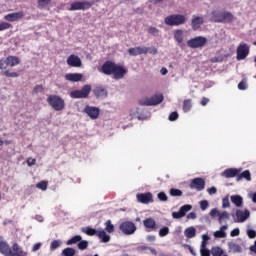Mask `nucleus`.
<instances>
[{"label": "nucleus", "mask_w": 256, "mask_h": 256, "mask_svg": "<svg viewBox=\"0 0 256 256\" xmlns=\"http://www.w3.org/2000/svg\"><path fill=\"white\" fill-rule=\"evenodd\" d=\"M234 17L231 12L221 11V10H213L210 13V21L211 23H231Z\"/></svg>", "instance_id": "nucleus-1"}, {"label": "nucleus", "mask_w": 256, "mask_h": 256, "mask_svg": "<svg viewBox=\"0 0 256 256\" xmlns=\"http://www.w3.org/2000/svg\"><path fill=\"white\" fill-rule=\"evenodd\" d=\"M187 18L182 14H172L164 19L165 25L169 27H179V25H185Z\"/></svg>", "instance_id": "nucleus-2"}, {"label": "nucleus", "mask_w": 256, "mask_h": 256, "mask_svg": "<svg viewBox=\"0 0 256 256\" xmlns=\"http://www.w3.org/2000/svg\"><path fill=\"white\" fill-rule=\"evenodd\" d=\"M47 103L54 111H63L65 109V100L57 95L48 96Z\"/></svg>", "instance_id": "nucleus-3"}, {"label": "nucleus", "mask_w": 256, "mask_h": 256, "mask_svg": "<svg viewBox=\"0 0 256 256\" xmlns=\"http://www.w3.org/2000/svg\"><path fill=\"white\" fill-rule=\"evenodd\" d=\"M163 95L162 94H156L150 98H144L142 100H140V105H143L145 107H153L155 105H159L161 103H163Z\"/></svg>", "instance_id": "nucleus-4"}, {"label": "nucleus", "mask_w": 256, "mask_h": 256, "mask_svg": "<svg viewBox=\"0 0 256 256\" xmlns=\"http://www.w3.org/2000/svg\"><path fill=\"white\" fill-rule=\"evenodd\" d=\"M91 93V85L86 84L82 87L81 90H75L70 93L72 99H87Z\"/></svg>", "instance_id": "nucleus-5"}, {"label": "nucleus", "mask_w": 256, "mask_h": 256, "mask_svg": "<svg viewBox=\"0 0 256 256\" xmlns=\"http://www.w3.org/2000/svg\"><path fill=\"white\" fill-rule=\"evenodd\" d=\"M188 47L190 49H201L207 45V39L203 36H197L187 41Z\"/></svg>", "instance_id": "nucleus-6"}, {"label": "nucleus", "mask_w": 256, "mask_h": 256, "mask_svg": "<svg viewBox=\"0 0 256 256\" xmlns=\"http://www.w3.org/2000/svg\"><path fill=\"white\" fill-rule=\"evenodd\" d=\"M119 229L124 235H133L137 231V226L131 221H125L120 224Z\"/></svg>", "instance_id": "nucleus-7"}, {"label": "nucleus", "mask_w": 256, "mask_h": 256, "mask_svg": "<svg viewBox=\"0 0 256 256\" xmlns=\"http://www.w3.org/2000/svg\"><path fill=\"white\" fill-rule=\"evenodd\" d=\"M236 53V59L238 61H243V59H247V55H249V45H247L245 42H241L237 47Z\"/></svg>", "instance_id": "nucleus-8"}, {"label": "nucleus", "mask_w": 256, "mask_h": 256, "mask_svg": "<svg viewBox=\"0 0 256 256\" xmlns=\"http://www.w3.org/2000/svg\"><path fill=\"white\" fill-rule=\"evenodd\" d=\"M84 113H86V115H88L90 119L95 120L99 119V114L101 113V110L98 107L87 105L84 108Z\"/></svg>", "instance_id": "nucleus-9"}, {"label": "nucleus", "mask_w": 256, "mask_h": 256, "mask_svg": "<svg viewBox=\"0 0 256 256\" xmlns=\"http://www.w3.org/2000/svg\"><path fill=\"white\" fill-rule=\"evenodd\" d=\"M191 209H193L191 204H185L179 209L178 212H173L172 217L173 219H182V217H185V215H187Z\"/></svg>", "instance_id": "nucleus-10"}, {"label": "nucleus", "mask_w": 256, "mask_h": 256, "mask_svg": "<svg viewBox=\"0 0 256 256\" xmlns=\"http://www.w3.org/2000/svg\"><path fill=\"white\" fill-rule=\"evenodd\" d=\"M91 3L84 1V2H73L69 11H85V9H90Z\"/></svg>", "instance_id": "nucleus-11"}, {"label": "nucleus", "mask_w": 256, "mask_h": 256, "mask_svg": "<svg viewBox=\"0 0 256 256\" xmlns=\"http://www.w3.org/2000/svg\"><path fill=\"white\" fill-rule=\"evenodd\" d=\"M149 51L148 47L145 46H138V47H134V48H129L128 49V53L129 55H131L132 57H137V55H147V52Z\"/></svg>", "instance_id": "nucleus-12"}, {"label": "nucleus", "mask_w": 256, "mask_h": 256, "mask_svg": "<svg viewBox=\"0 0 256 256\" xmlns=\"http://www.w3.org/2000/svg\"><path fill=\"white\" fill-rule=\"evenodd\" d=\"M190 189L203 191L205 189V180L203 178H194L190 183Z\"/></svg>", "instance_id": "nucleus-13"}, {"label": "nucleus", "mask_w": 256, "mask_h": 256, "mask_svg": "<svg viewBox=\"0 0 256 256\" xmlns=\"http://www.w3.org/2000/svg\"><path fill=\"white\" fill-rule=\"evenodd\" d=\"M136 197H137V201L139 203H143L144 205L153 203V194H151V192L137 194Z\"/></svg>", "instance_id": "nucleus-14"}, {"label": "nucleus", "mask_w": 256, "mask_h": 256, "mask_svg": "<svg viewBox=\"0 0 256 256\" xmlns=\"http://www.w3.org/2000/svg\"><path fill=\"white\" fill-rule=\"evenodd\" d=\"M116 65L117 64L115 62L106 61L102 65L101 71L104 73V75H113Z\"/></svg>", "instance_id": "nucleus-15"}, {"label": "nucleus", "mask_w": 256, "mask_h": 256, "mask_svg": "<svg viewBox=\"0 0 256 256\" xmlns=\"http://www.w3.org/2000/svg\"><path fill=\"white\" fill-rule=\"evenodd\" d=\"M23 17H25V13H23V11H20L9 13L4 16V19L5 21H10V23H14L15 21H20V19H23Z\"/></svg>", "instance_id": "nucleus-16"}, {"label": "nucleus", "mask_w": 256, "mask_h": 256, "mask_svg": "<svg viewBox=\"0 0 256 256\" xmlns=\"http://www.w3.org/2000/svg\"><path fill=\"white\" fill-rule=\"evenodd\" d=\"M112 75H113L114 79H116V80L123 79V77H125V75H127V69H125L123 66H119L116 64Z\"/></svg>", "instance_id": "nucleus-17"}, {"label": "nucleus", "mask_w": 256, "mask_h": 256, "mask_svg": "<svg viewBox=\"0 0 256 256\" xmlns=\"http://www.w3.org/2000/svg\"><path fill=\"white\" fill-rule=\"evenodd\" d=\"M236 217H237V223H245L249 217H251V212H249L248 209L243 210H237L236 211Z\"/></svg>", "instance_id": "nucleus-18"}, {"label": "nucleus", "mask_w": 256, "mask_h": 256, "mask_svg": "<svg viewBox=\"0 0 256 256\" xmlns=\"http://www.w3.org/2000/svg\"><path fill=\"white\" fill-rule=\"evenodd\" d=\"M205 23V20L201 16H192V21H191V27L193 31H199L201 29V25Z\"/></svg>", "instance_id": "nucleus-19"}, {"label": "nucleus", "mask_w": 256, "mask_h": 256, "mask_svg": "<svg viewBox=\"0 0 256 256\" xmlns=\"http://www.w3.org/2000/svg\"><path fill=\"white\" fill-rule=\"evenodd\" d=\"M239 173H241V169L228 168L221 173V176L226 177V179H231L233 177H238Z\"/></svg>", "instance_id": "nucleus-20"}, {"label": "nucleus", "mask_w": 256, "mask_h": 256, "mask_svg": "<svg viewBox=\"0 0 256 256\" xmlns=\"http://www.w3.org/2000/svg\"><path fill=\"white\" fill-rule=\"evenodd\" d=\"M67 65H69L70 67H81V58H79V56L75 54H72L67 59Z\"/></svg>", "instance_id": "nucleus-21"}, {"label": "nucleus", "mask_w": 256, "mask_h": 256, "mask_svg": "<svg viewBox=\"0 0 256 256\" xmlns=\"http://www.w3.org/2000/svg\"><path fill=\"white\" fill-rule=\"evenodd\" d=\"M28 255L29 253H27V251H24L23 248L19 246V244L17 243L13 244L11 256H28Z\"/></svg>", "instance_id": "nucleus-22"}, {"label": "nucleus", "mask_w": 256, "mask_h": 256, "mask_svg": "<svg viewBox=\"0 0 256 256\" xmlns=\"http://www.w3.org/2000/svg\"><path fill=\"white\" fill-rule=\"evenodd\" d=\"M66 81H70L71 83H79L81 79H83V74L79 73H68L65 75Z\"/></svg>", "instance_id": "nucleus-23"}, {"label": "nucleus", "mask_w": 256, "mask_h": 256, "mask_svg": "<svg viewBox=\"0 0 256 256\" xmlns=\"http://www.w3.org/2000/svg\"><path fill=\"white\" fill-rule=\"evenodd\" d=\"M229 253H243L241 245L231 241L227 243Z\"/></svg>", "instance_id": "nucleus-24"}, {"label": "nucleus", "mask_w": 256, "mask_h": 256, "mask_svg": "<svg viewBox=\"0 0 256 256\" xmlns=\"http://www.w3.org/2000/svg\"><path fill=\"white\" fill-rule=\"evenodd\" d=\"M0 253L4 256H11L12 250L6 242H0Z\"/></svg>", "instance_id": "nucleus-25"}, {"label": "nucleus", "mask_w": 256, "mask_h": 256, "mask_svg": "<svg viewBox=\"0 0 256 256\" xmlns=\"http://www.w3.org/2000/svg\"><path fill=\"white\" fill-rule=\"evenodd\" d=\"M97 236L101 239L102 243H109V241H111V236L103 229L98 230Z\"/></svg>", "instance_id": "nucleus-26"}, {"label": "nucleus", "mask_w": 256, "mask_h": 256, "mask_svg": "<svg viewBox=\"0 0 256 256\" xmlns=\"http://www.w3.org/2000/svg\"><path fill=\"white\" fill-rule=\"evenodd\" d=\"M143 225L146 229H157V222L153 218H146L143 221Z\"/></svg>", "instance_id": "nucleus-27"}, {"label": "nucleus", "mask_w": 256, "mask_h": 256, "mask_svg": "<svg viewBox=\"0 0 256 256\" xmlns=\"http://www.w3.org/2000/svg\"><path fill=\"white\" fill-rule=\"evenodd\" d=\"M184 235H185V237H187V239H193V237H195V235H197V230L195 229V227L190 226L185 229Z\"/></svg>", "instance_id": "nucleus-28"}, {"label": "nucleus", "mask_w": 256, "mask_h": 256, "mask_svg": "<svg viewBox=\"0 0 256 256\" xmlns=\"http://www.w3.org/2000/svg\"><path fill=\"white\" fill-rule=\"evenodd\" d=\"M241 179H246V181H251V172L249 170H245L242 173H239L236 180L241 181Z\"/></svg>", "instance_id": "nucleus-29"}, {"label": "nucleus", "mask_w": 256, "mask_h": 256, "mask_svg": "<svg viewBox=\"0 0 256 256\" xmlns=\"http://www.w3.org/2000/svg\"><path fill=\"white\" fill-rule=\"evenodd\" d=\"M82 233H85L86 235L93 237V235H98L99 230L88 226V227L82 228Z\"/></svg>", "instance_id": "nucleus-30"}, {"label": "nucleus", "mask_w": 256, "mask_h": 256, "mask_svg": "<svg viewBox=\"0 0 256 256\" xmlns=\"http://www.w3.org/2000/svg\"><path fill=\"white\" fill-rule=\"evenodd\" d=\"M230 217L231 215L229 214V212L227 211H223L222 213L220 212V214L218 215L219 225H223V221L229 220Z\"/></svg>", "instance_id": "nucleus-31"}, {"label": "nucleus", "mask_w": 256, "mask_h": 256, "mask_svg": "<svg viewBox=\"0 0 256 256\" xmlns=\"http://www.w3.org/2000/svg\"><path fill=\"white\" fill-rule=\"evenodd\" d=\"M231 201L236 207H241V205H243V197L239 195L231 196Z\"/></svg>", "instance_id": "nucleus-32"}, {"label": "nucleus", "mask_w": 256, "mask_h": 256, "mask_svg": "<svg viewBox=\"0 0 256 256\" xmlns=\"http://www.w3.org/2000/svg\"><path fill=\"white\" fill-rule=\"evenodd\" d=\"M6 62L8 63V66L15 67V65H19V58L16 56H8Z\"/></svg>", "instance_id": "nucleus-33"}, {"label": "nucleus", "mask_w": 256, "mask_h": 256, "mask_svg": "<svg viewBox=\"0 0 256 256\" xmlns=\"http://www.w3.org/2000/svg\"><path fill=\"white\" fill-rule=\"evenodd\" d=\"M94 95H96V97H107V90L103 87H97L94 90Z\"/></svg>", "instance_id": "nucleus-34"}, {"label": "nucleus", "mask_w": 256, "mask_h": 256, "mask_svg": "<svg viewBox=\"0 0 256 256\" xmlns=\"http://www.w3.org/2000/svg\"><path fill=\"white\" fill-rule=\"evenodd\" d=\"M183 37H184L183 30H176L174 32V39L177 43H183Z\"/></svg>", "instance_id": "nucleus-35"}, {"label": "nucleus", "mask_w": 256, "mask_h": 256, "mask_svg": "<svg viewBox=\"0 0 256 256\" xmlns=\"http://www.w3.org/2000/svg\"><path fill=\"white\" fill-rule=\"evenodd\" d=\"M49 5H51V0H38L39 9H49Z\"/></svg>", "instance_id": "nucleus-36"}, {"label": "nucleus", "mask_w": 256, "mask_h": 256, "mask_svg": "<svg viewBox=\"0 0 256 256\" xmlns=\"http://www.w3.org/2000/svg\"><path fill=\"white\" fill-rule=\"evenodd\" d=\"M107 233H113L115 231V226L111 223V220L105 222V230Z\"/></svg>", "instance_id": "nucleus-37"}, {"label": "nucleus", "mask_w": 256, "mask_h": 256, "mask_svg": "<svg viewBox=\"0 0 256 256\" xmlns=\"http://www.w3.org/2000/svg\"><path fill=\"white\" fill-rule=\"evenodd\" d=\"M170 195H171V197H182L183 191H181L180 189H177V188H171Z\"/></svg>", "instance_id": "nucleus-38"}, {"label": "nucleus", "mask_w": 256, "mask_h": 256, "mask_svg": "<svg viewBox=\"0 0 256 256\" xmlns=\"http://www.w3.org/2000/svg\"><path fill=\"white\" fill-rule=\"evenodd\" d=\"M211 252L213 256H223V253H225L221 247H214Z\"/></svg>", "instance_id": "nucleus-39"}, {"label": "nucleus", "mask_w": 256, "mask_h": 256, "mask_svg": "<svg viewBox=\"0 0 256 256\" xmlns=\"http://www.w3.org/2000/svg\"><path fill=\"white\" fill-rule=\"evenodd\" d=\"M82 237L80 235H76L72 237L70 240L66 242V245H75V243H79L81 241Z\"/></svg>", "instance_id": "nucleus-40"}, {"label": "nucleus", "mask_w": 256, "mask_h": 256, "mask_svg": "<svg viewBox=\"0 0 256 256\" xmlns=\"http://www.w3.org/2000/svg\"><path fill=\"white\" fill-rule=\"evenodd\" d=\"M87 247H89V242L87 240L79 241L78 249H80V251H85V249H87Z\"/></svg>", "instance_id": "nucleus-41"}, {"label": "nucleus", "mask_w": 256, "mask_h": 256, "mask_svg": "<svg viewBox=\"0 0 256 256\" xmlns=\"http://www.w3.org/2000/svg\"><path fill=\"white\" fill-rule=\"evenodd\" d=\"M62 255L64 256H75V249L73 248H65L63 251H62Z\"/></svg>", "instance_id": "nucleus-42"}, {"label": "nucleus", "mask_w": 256, "mask_h": 256, "mask_svg": "<svg viewBox=\"0 0 256 256\" xmlns=\"http://www.w3.org/2000/svg\"><path fill=\"white\" fill-rule=\"evenodd\" d=\"M191 100H184L183 102V110L185 111V113H187V111H191Z\"/></svg>", "instance_id": "nucleus-43"}, {"label": "nucleus", "mask_w": 256, "mask_h": 256, "mask_svg": "<svg viewBox=\"0 0 256 256\" xmlns=\"http://www.w3.org/2000/svg\"><path fill=\"white\" fill-rule=\"evenodd\" d=\"M238 89L240 91H245V89H247V78L242 79V81L238 84Z\"/></svg>", "instance_id": "nucleus-44"}, {"label": "nucleus", "mask_w": 256, "mask_h": 256, "mask_svg": "<svg viewBox=\"0 0 256 256\" xmlns=\"http://www.w3.org/2000/svg\"><path fill=\"white\" fill-rule=\"evenodd\" d=\"M159 235L160 237H167V235H169V227L164 226L163 228H161L159 230Z\"/></svg>", "instance_id": "nucleus-45"}, {"label": "nucleus", "mask_w": 256, "mask_h": 256, "mask_svg": "<svg viewBox=\"0 0 256 256\" xmlns=\"http://www.w3.org/2000/svg\"><path fill=\"white\" fill-rule=\"evenodd\" d=\"M148 33L150 35H153L154 37H159L160 31H159V29H157L155 27H150V28H148Z\"/></svg>", "instance_id": "nucleus-46"}, {"label": "nucleus", "mask_w": 256, "mask_h": 256, "mask_svg": "<svg viewBox=\"0 0 256 256\" xmlns=\"http://www.w3.org/2000/svg\"><path fill=\"white\" fill-rule=\"evenodd\" d=\"M214 237L216 239H224V237H227V233H225L221 230H218V231L214 232Z\"/></svg>", "instance_id": "nucleus-47"}, {"label": "nucleus", "mask_w": 256, "mask_h": 256, "mask_svg": "<svg viewBox=\"0 0 256 256\" xmlns=\"http://www.w3.org/2000/svg\"><path fill=\"white\" fill-rule=\"evenodd\" d=\"M11 24L8 22H0V31H7V29H11Z\"/></svg>", "instance_id": "nucleus-48"}, {"label": "nucleus", "mask_w": 256, "mask_h": 256, "mask_svg": "<svg viewBox=\"0 0 256 256\" xmlns=\"http://www.w3.org/2000/svg\"><path fill=\"white\" fill-rule=\"evenodd\" d=\"M228 207H231V202L229 201V197H225L222 200V208L227 209Z\"/></svg>", "instance_id": "nucleus-49"}, {"label": "nucleus", "mask_w": 256, "mask_h": 256, "mask_svg": "<svg viewBox=\"0 0 256 256\" xmlns=\"http://www.w3.org/2000/svg\"><path fill=\"white\" fill-rule=\"evenodd\" d=\"M207 207H209V201H207V200L200 201L201 211H207Z\"/></svg>", "instance_id": "nucleus-50"}, {"label": "nucleus", "mask_w": 256, "mask_h": 256, "mask_svg": "<svg viewBox=\"0 0 256 256\" xmlns=\"http://www.w3.org/2000/svg\"><path fill=\"white\" fill-rule=\"evenodd\" d=\"M157 197H158L159 201L165 202V201L169 200V197H167V194H165V192L158 193Z\"/></svg>", "instance_id": "nucleus-51"}, {"label": "nucleus", "mask_w": 256, "mask_h": 256, "mask_svg": "<svg viewBox=\"0 0 256 256\" xmlns=\"http://www.w3.org/2000/svg\"><path fill=\"white\" fill-rule=\"evenodd\" d=\"M59 247H61V241L59 240H54L51 245H50V249H59Z\"/></svg>", "instance_id": "nucleus-52"}, {"label": "nucleus", "mask_w": 256, "mask_h": 256, "mask_svg": "<svg viewBox=\"0 0 256 256\" xmlns=\"http://www.w3.org/2000/svg\"><path fill=\"white\" fill-rule=\"evenodd\" d=\"M38 189H41V191H47V182L42 181L36 185Z\"/></svg>", "instance_id": "nucleus-53"}, {"label": "nucleus", "mask_w": 256, "mask_h": 256, "mask_svg": "<svg viewBox=\"0 0 256 256\" xmlns=\"http://www.w3.org/2000/svg\"><path fill=\"white\" fill-rule=\"evenodd\" d=\"M5 77H19V74L17 72H10L9 70H6L4 72Z\"/></svg>", "instance_id": "nucleus-54"}, {"label": "nucleus", "mask_w": 256, "mask_h": 256, "mask_svg": "<svg viewBox=\"0 0 256 256\" xmlns=\"http://www.w3.org/2000/svg\"><path fill=\"white\" fill-rule=\"evenodd\" d=\"M179 119V114L177 112H172L169 115V121H177Z\"/></svg>", "instance_id": "nucleus-55"}, {"label": "nucleus", "mask_w": 256, "mask_h": 256, "mask_svg": "<svg viewBox=\"0 0 256 256\" xmlns=\"http://www.w3.org/2000/svg\"><path fill=\"white\" fill-rule=\"evenodd\" d=\"M247 235H248L249 239H255L256 231L253 229H249V230H247Z\"/></svg>", "instance_id": "nucleus-56"}, {"label": "nucleus", "mask_w": 256, "mask_h": 256, "mask_svg": "<svg viewBox=\"0 0 256 256\" xmlns=\"http://www.w3.org/2000/svg\"><path fill=\"white\" fill-rule=\"evenodd\" d=\"M221 212H219V210L217 209V208H214V209H212L211 211H210V213H209V215H210V217H219V214H220Z\"/></svg>", "instance_id": "nucleus-57"}, {"label": "nucleus", "mask_w": 256, "mask_h": 256, "mask_svg": "<svg viewBox=\"0 0 256 256\" xmlns=\"http://www.w3.org/2000/svg\"><path fill=\"white\" fill-rule=\"evenodd\" d=\"M200 255L201 256H211V252L207 248L200 249Z\"/></svg>", "instance_id": "nucleus-58"}, {"label": "nucleus", "mask_w": 256, "mask_h": 256, "mask_svg": "<svg viewBox=\"0 0 256 256\" xmlns=\"http://www.w3.org/2000/svg\"><path fill=\"white\" fill-rule=\"evenodd\" d=\"M8 66V63H7V60H4V59H1L0 60V69L3 70V69H7Z\"/></svg>", "instance_id": "nucleus-59"}, {"label": "nucleus", "mask_w": 256, "mask_h": 256, "mask_svg": "<svg viewBox=\"0 0 256 256\" xmlns=\"http://www.w3.org/2000/svg\"><path fill=\"white\" fill-rule=\"evenodd\" d=\"M41 245V242L34 244L32 247V253H36V251H39V249H41Z\"/></svg>", "instance_id": "nucleus-60"}, {"label": "nucleus", "mask_w": 256, "mask_h": 256, "mask_svg": "<svg viewBox=\"0 0 256 256\" xmlns=\"http://www.w3.org/2000/svg\"><path fill=\"white\" fill-rule=\"evenodd\" d=\"M240 230L239 228H235L230 232L231 237H239Z\"/></svg>", "instance_id": "nucleus-61"}, {"label": "nucleus", "mask_w": 256, "mask_h": 256, "mask_svg": "<svg viewBox=\"0 0 256 256\" xmlns=\"http://www.w3.org/2000/svg\"><path fill=\"white\" fill-rule=\"evenodd\" d=\"M147 53H150V55H157L158 50L155 47H150V48H148Z\"/></svg>", "instance_id": "nucleus-62"}, {"label": "nucleus", "mask_w": 256, "mask_h": 256, "mask_svg": "<svg viewBox=\"0 0 256 256\" xmlns=\"http://www.w3.org/2000/svg\"><path fill=\"white\" fill-rule=\"evenodd\" d=\"M43 91V86L42 85H37L33 89V93H41Z\"/></svg>", "instance_id": "nucleus-63"}, {"label": "nucleus", "mask_w": 256, "mask_h": 256, "mask_svg": "<svg viewBox=\"0 0 256 256\" xmlns=\"http://www.w3.org/2000/svg\"><path fill=\"white\" fill-rule=\"evenodd\" d=\"M249 249L252 253H255V255H256V240L254 241V244L249 247Z\"/></svg>", "instance_id": "nucleus-64"}]
</instances>
